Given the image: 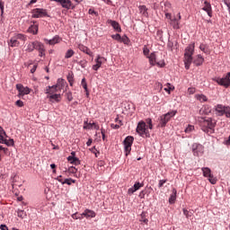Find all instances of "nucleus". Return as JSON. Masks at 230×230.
Here are the masks:
<instances>
[{
	"label": "nucleus",
	"instance_id": "1",
	"mask_svg": "<svg viewBox=\"0 0 230 230\" xmlns=\"http://www.w3.org/2000/svg\"><path fill=\"white\" fill-rule=\"evenodd\" d=\"M198 121L201 127V130L206 134H215V127L217 122L211 119H205L204 117H198Z\"/></svg>",
	"mask_w": 230,
	"mask_h": 230
},
{
	"label": "nucleus",
	"instance_id": "2",
	"mask_svg": "<svg viewBox=\"0 0 230 230\" xmlns=\"http://www.w3.org/2000/svg\"><path fill=\"white\" fill-rule=\"evenodd\" d=\"M193 53H195V43L190 44L185 49V53H184L185 69H190V66H191V62H193Z\"/></svg>",
	"mask_w": 230,
	"mask_h": 230
},
{
	"label": "nucleus",
	"instance_id": "3",
	"mask_svg": "<svg viewBox=\"0 0 230 230\" xmlns=\"http://www.w3.org/2000/svg\"><path fill=\"white\" fill-rule=\"evenodd\" d=\"M175 114H177V111H171L162 115L159 118L158 127H161L162 128L164 127H166V123H168V121H170V119H172V118H173V116H175Z\"/></svg>",
	"mask_w": 230,
	"mask_h": 230
},
{
	"label": "nucleus",
	"instance_id": "4",
	"mask_svg": "<svg viewBox=\"0 0 230 230\" xmlns=\"http://www.w3.org/2000/svg\"><path fill=\"white\" fill-rule=\"evenodd\" d=\"M137 133L140 135L141 137H149L150 131L146 128V122L141 120L137 123Z\"/></svg>",
	"mask_w": 230,
	"mask_h": 230
},
{
	"label": "nucleus",
	"instance_id": "5",
	"mask_svg": "<svg viewBox=\"0 0 230 230\" xmlns=\"http://www.w3.org/2000/svg\"><path fill=\"white\" fill-rule=\"evenodd\" d=\"M213 82H217L218 85H223V87H229L230 85V72L226 74L225 77H214L212 78Z\"/></svg>",
	"mask_w": 230,
	"mask_h": 230
},
{
	"label": "nucleus",
	"instance_id": "6",
	"mask_svg": "<svg viewBox=\"0 0 230 230\" xmlns=\"http://www.w3.org/2000/svg\"><path fill=\"white\" fill-rule=\"evenodd\" d=\"M124 150L125 155H128L132 150V144L134 143V137L128 136L127 137L124 141Z\"/></svg>",
	"mask_w": 230,
	"mask_h": 230
},
{
	"label": "nucleus",
	"instance_id": "7",
	"mask_svg": "<svg viewBox=\"0 0 230 230\" xmlns=\"http://www.w3.org/2000/svg\"><path fill=\"white\" fill-rule=\"evenodd\" d=\"M33 19H40L42 17H48V11L46 9L36 8L32 10Z\"/></svg>",
	"mask_w": 230,
	"mask_h": 230
},
{
	"label": "nucleus",
	"instance_id": "8",
	"mask_svg": "<svg viewBox=\"0 0 230 230\" xmlns=\"http://www.w3.org/2000/svg\"><path fill=\"white\" fill-rule=\"evenodd\" d=\"M16 89L19 92V98L26 94H30V93H31V90L28 86L24 87V85L21 84H16Z\"/></svg>",
	"mask_w": 230,
	"mask_h": 230
},
{
	"label": "nucleus",
	"instance_id": "9",
	"mask_svg": "<svg viewBox=\"0 0 230 230\" xmlns=\"http://www.w3.org/2000/svg\"><path fill=\"white\" fill-rule=\"evenodd\" d=\"M192 153L197 157H199V155H202L204 154V146L200 144H193Z\"/></svg>",
	"mask_w": 230,
	"mask_h": 230
},
{
	"label": "nucleus",
	"instance_id": "10",
	"mask_svg": "<svg viewBox=\"0 0 230 230\" xmlns=\"http://www.w3.org/2000/svg\"><path fill=\"white\" fill-rule=\"evenodd\" d=\"M202 10L208 13V17H213V9L211 8V4L208 2V0L204 2Z\"/></svg>",
	"mask_w": 230,
	"mask_h": 230
},
{
	"label": "nucleus",
	"instance_id": "11",
	"mask_svg": "<svg viewBox=\"0 0 230 230\" xmlns=\"http://www.w3.org/2000/svg\"><path fill=\"white\" fill-rule=\"evenodd\" d=\"M147 58H149V64L151 66H155V64L157 66H160V67H164V61H162L161 63L160 62H157V63L155 62V52L151 53L150 56L147 57Z\"/></svg>",
	"mask_w": 230,
	"mask_h": 230
},
{
	"label": "nucleus",
	"instance_id": "12",
	"mask_svg": "<svg viewBox=\"0 0 230 230\" xmlns=\"http://www.w3.org/2000/svg\"><path fill=\"white\" fill-rule=\"evenodd\" d=\"M83 128L84 130H93V128H94L95 130H99L100 129V126H98L96 123L93 122V123H88L87 121L84 122V127Z\"/></svg>",
	"mask_w": 230,
	"mask_h": 230
},
{
	"label": "nucleus",
	"instance_id": "13",
	"mask_svg": "<svg viewBox=\"0 0 230 230\" xmlns=\"http://www.w3.org/2000/svg\"><path fill=\"white\" fill-rule=\"evenodd\" d=\"M143 186H144L143 183L135 182L134 186H132L128 190V195H132L133 193H136V191H137V190H139L140 188H143Z\"/></svg>",
	"mask_w": 230,
	"mask_h": 230
},
{
	"label": "nucleus",
	"instance_id": "14",
	"mask_svg": "<svg viewBox=\"0 0 230 230\" xmlns=\"http://www.w3.org/2000/svg\"><path fill=\"white\" fill-rule=\"evenodd\" d=\"M59 4H61L62 8H66V10H71L73 8V3L71 0H58Z\"/></svg>",
	"mask_w": 230,
	"mask_h": 230
},
{
	"label": "nucleus",
	"instance_id": "15",
	"mask_svg": "<svg viewBox=\"0 0 230 230\" xmlns=\"http://www.w3.org/2000/svg\"><path fill=\"white\" fill-rule=\"evenodd\" d=\"M169 24L173 28V30H179L181 28V22H179V19L175 16H173V19L169 21Z\"/></svg>",
	"mask_w": 230,
	"mask_h": 230
},
{
	"label": "nucleus",
	"instance_id": "16",
	"mask_svg": "<svg viewBox=\"0 0 230 230\" xmlns=\"http://www.w3.org/2000/svg\"><path fill=\"white\" fill-rule=\"evenodd\" d=\"M75 155V153L72 152L71 155H69L67 157V161H69V163H71V164L78 165V164H80V160Z\"/></svg>",
	"mask_w": 230,
	"mask_h": 230
},
{
	"label": "nucleus",
	"instance_id": "17",
	"mask_svg": "<svg viewBox=\"0 0 230 230\" xmlns=\"http://www.w3.org/2000/svg\"><path fill=\"white\" fill-rule=\"evenodd\" d=\"M81 217H85V218H94V217H96V213L91 209H85L81 214Z\"/></svg>",
	"mask_w": 230,
	"mask_h": 230
},
{
	"label": "nucleus",
	"instance_id": "18",
	"mask_svg": "<svg viewBox=\"0 0 230 230\" xmlns=\"http://www.w3.org/2000/svg\"><path fill=\"white\" fill-rule=\"evenodd\" d=\"M95 62L96 64L93 66V71H98V69L102 67V64H103V58L98 56Z\"/></svg>",
	"mask_w": 230,
	"mask_h": 230
},
{
	"label": "nucleus",
	"instance_id": "19",
	"mask_svg": "<svg viewBox=\"0 0 230 230\" xmlns=\"http://www.w3.org/2000/svg\"><path fill=\"white\" fill-rule=\"evenodd\" d=\"M226 108L227 107H226L222 104H217L216 106V111L217 112V116H224Z\"/></svg>",
	"mask_w": 230,
	"mask_h": 230
},
{
	"label": "nucleus",
	"instance_id": "20",
	"mask_svg": "<svg viewBox=\"0 0 230 230\" xmlns=\"http://www.w3.org/2000/svg\"><path fill=\"white\" fill-rule=\"evenodd\" d=\"M108 22L111 24V26H112L115 31H118L119 33L121 31V27H119V23H118V22L109 20Z\"/></svg>",
	"mask_w": 230,
	"mask_h": 230
},
{
	"label": "nucleus",
	"instance_id": "21",
	"mask_svg": "<svg viewBox=\"0 0 230 230\" xmlns=\"http://www.w3.org/2000/svg\"><path fill=\"white\" fill-rule=\"evenodd\" d=\"M19 44H20L19 40L15 36L12 37L10 41L8 42V46H10L11 48H17Z\"/></svg>",
	"mask_w": 230,
	"mask_h": 230
},
{
	"label": "nucleus",
	"instance_id": "22",
	"mask_svg": "<svg viewBox=\"0 0 230 230\" xmlns=\"http://www.w3.org/2000/svg\"><path fill=\"white\" fill-rule=\"evenodd\" d=\"M47 98L50 100V102H60L61 95L60 93H51L50 95H48Z\"/></svg>",
	"mask_w": 230,
	"mask_h": 230
},
{
	"label": "nucleus",
	"instance_id": "23",
	"mask_svg": "<svg viewBox=\"0 0 230 230\" xmlns=\"http://www.w3.org/2000/svg\"><path fill=\"white\" fill-rule=\"evenodd\" d=\"M46 42H48V44H49L50 46H54V44H58V42H60V37L58 36H55L53 39L51 40H45Z\"/></svg>",
	"mask_w": 230,
	"mask_h": 230
},
{
	"label": "nucleus",
	"instance_id": "24",
	"mask_svg": "<svg viewBox=\"0 0 230 230\" xmlns=\"http://www.w3.org/2000/svg\"><path fill=\"white\" fill-rule=\"evenodd\" d=\"M201 172L203 173V177L209 178L210 175H213V173H211V169L209 167L201 168Z\"/></svg>",
	"mask_w": 230,
	"mask_h": 230
},
{
	"label": "nucleus",
	"instance_id": "25",
	"mask_svg": "<svg viewBox=\"0 0 230 230\" xmlns=\"http://www.w3.org/2000/svg\"><path fill=\"white\" fill-rule=\"evenodd\" d=\"M177 199V190L172 189V193L169 198L170 204H175V200Z\"/></svg>",
	"mask_w": 230,
	"mask_h": 230
},
{
	"label": "nucleus",
	"instance_id": "26",
	"mask_svg": "<svg viewBox=\"0 0 230 230\" xmlns=\"http://www.w3.org/2000/svg\"><path fill=\"white\" fill-rule=\"evenodd\" d=\"M55 85L58 89L62 90L66 86V80H64L62 78H58L57 84H55Z\"/></svg>",
	"mask_w": 230,
	"mask_h": 230
},
{
	"label": "nucleus",
	"instance_id": "27",
	"mask_svg": "<svg viewBox=\"0 0 230 230\" xmlns=\"http://www.w3.org/2000/svg\"><path fill=\"white\" fill-rule=\"evenodd\" d=\"M34 49H37V51H46L44 49V44L39 41H34Z\"/></svg>",
	"mask_w": 230,
	"mask_h": 230
},
{
	"label": "nucleus",
	"instance_id": "28",
	"mask_svg": "<svg viewBox=\"0 0 230 230\" xmlns=\"http://www.w3.org/2000/svg\"><path fill=\"white\" fill-rule=\"evenodd\" d=\"M80 50L83 51V53H85L86 55H89V57H93V51L91 49L84 45L79 47Z\"/></svg>",
	"mask_w": 230,
	"mask_h": 230
},
{
	"label": "nucleus",
	"instance_id": "29",
	"mask_svg": "<svg viewBox=\"0 0 230 230\" xmlns=\"http://www.w3.org/2000/svg\"><path fill=\"white\" fill-rule=\"evenodd\" d=\"M0 143L6 145L7 146H13L14 145L13 139L12 138H10L9 140L3 138L2 140H0Z\"/></svg>",
	"mask_w": 230,
	"mask_h": 230
},
{
	"label": "nucleus",
	"instance_id": "30",
	"mask_svg": "<svg viewBox=\"0 0 230 230\" xmlns=\"http://www.w3.org/2000/svg\"><path fill=\"white\" fill-rule=\"evenodd\" d=\"M203 63L204 58H202L200 55H198L197 58L194 60V64H196V66H202Z\"/></svg>",
	"mask_w": 230,
	"mask_h": 230
},
{
	"label": "nucleus",
	"instance_id": "31",
	"mask_svg": "<svg viewBox=\"0 0 230 230\" xmlns=\"http://www.w3.org/2000/svg\"><path fill=\"white\" fill-rule=\"evenodd\" d=\"M195 98H196V100H199V102H208V97L206 95L202 94V93L201 94H196Z\"/></svg>",
	"mask_w": 230,
	"mask_h": 230
},
{
	"label": "nucleus",
	"instance_id": "32",
	"mask_svg": "<svg viewBox=\"0 0 230 230\" xmlns=\"http://www.w3.org/2000/svg\"><path fill=\"white\" fill-rule=\"evenodd\" d=\"M34 49H35V41L30 42L27 45L26 51H28V53H31V51H33Z\"/></svg>",
	"mask_w": 230,
	"mask_h": 230
},
{
	"label": "nucleus",
	"instance_id": "33",
	"mask_svg": "<svg viewBox=\"0 0 230 230\" xmlns=\"http://www.w3.org/2000/svg\"><path fill=\"white\" fill-rule=\"evenodd\" d=\"M81 84H82V87L84 89V91L86 93V96H89V91L87 89V82H85V78L82 79Z\"/></svg>",
	"mask_w": 230,
	"mask_h": 230
},
{
	"label": "nucleus",
	"instance_id": "34",
	"mask_svg": "<svg viewBox=\"0 0 230 230\" xmlns=\"http://www.w3.org/2000/svg\"><path fill=\"white\" fill-rule=\"evenodd\" d=\"M14 37L18 40H22V42L26 41V36L24 34H21V33L14 34Z\"/></svg>",
	"mask_w": 230,
	"mask_h": 230
},
{
	"label": "nucleus",
	"instance_id": "35",
	"mask_svg": "<svg viewBox=\"0 0 230 230\" xmlns=\"http://www.w3.org/2000/svg\"><path fill=\"white\" fill-rule=\"evenodd\" d=\"M193 130H195V126H193V125H189V126L185 128L184 132H185L186 134H191V132H193Z\"/></svg>",
	"mask_w": 230,
	"mask_h": 230
},
{
	"label": "nucleus",
	"instance_id": "36",
	"mask_svg": "<svg viewBox=\"0 0 230 230\" xmlns=\"http://www.w3.org/2000/svg\"><path fill=\"white\" fill-rule=\"evenodd\" d=\"M75 181L71 179V178H67L65 179L63 181V184H67L68 186H71L72 184H75Z\"/></svg>",
	"mask_w": 230,
	"mask_h": 230
},
{
	"label": "nucleus",
	"instance_id": "37",
	"mask_svg": "<svg viewBox=\"0 0 230 230\" xmlns=\"http://www.w3.org/2000/svg\"><path fill=\"white\" fill-rule=\"evenodd\" d=\"M38 31H39V28H37V26H31L29 28V32L33 33V35H37Z\"/></svg>",
	"mask_w": 230,
	"mask_h": 230
},
{
	"label": "nucleus",
	"instance_id": "38",
	"mask_svg": "<svg viewBox=\"0 0 230 230\" xmlns=\"http://www.w3.org/2000/svg\"><path fill=\"white\" fill-rule=\"evenodd\" d=\"M75 55V50L73 49H68L65 55V58H71Z\"/></svg>",
	"mask_w": 230,
	"mask_h": 230
},
{
	"label": "nucleus",
	"instance_id": "39",
	"mask_svg": "<svg viewBox=\"0 0 230 230\" xmlns=\"http://www.w3.org/2000/svg\"><path fill=\"white\" fill-rule=\"evenodd\" d=\"M217 177L213 176V174L208 176V181L210 184H217Z\"/></svg>",
	"mask_w": 230,
	"mask_h": 230
},
{
	"label": "nucleus",
	"instance_id": "40",
	"mask_svg": "<svg viewBox=\"0 0 230 230\" xmlns=\"http://www.w3.org/2000/svg\"><path fill=\"white\" fill-rule=\"evenodd\" d=\"M199 49L203 51V53H209V49H208V45L206 44H201L199 46Z\"/></svg>",
	"mask_w": 230,
	"mask_h": 230
},
{
	"label": "nucleus",
	"instance_id": "41",
	"mask_svg": "<svg viewBox=\"0 0 230 230\" xmlns=\"http://www.w3.org/2000/svg\"><path fill=\"white\" fill-rule=\"evenodd\" d=\"M120 42H123V44H128V42H130V40H128V37H127V35H124L120 37Z\"/></svg>",
	"mask_w": 230,
	"mask_h": 230
},
{
	"label": "nucleus",
	"instance_id": "42",
	"mask_svg": "<svg viewBox=\"0 0 230 230\" xmlns=\"http://www.w3.org/2000/svg\"><path fill=\"white\" fill-rule=\"evenodd\" d=\"M183 215L186 217V218H191V216L193 214L191 212L188 211V209L183 208Z\"/></svg>",
	"mask_w": 230,
	"mask_h": 230
},
{
	"label": "nucleus",
	"instance_id": "43",
	"mask_svg": "<svg viewBox=\"0 0 230 230\" xmlns=\"http://www.w3.org/2000/svg\"><path fill=\"white\" fill-rule=\"evenodd\" d=\"M4 136H6V132L3 128V127H0V141L4 138Z\"/></svg>",
	"mask_w": 230,
	"mask_h": 230
},
{
	"label": "nucleus",
	"instance_id": "44",
	"mask_svg": "<svg viewBox=\"0 0 230 230\" xmlns=\"http://www.w3.org/2000/svg\"><path fill=\"white\" fill-rule=\"evenodd\" d=\"M111 39H113L114 40H117L118 42H120L121 35H119V34H113V35H111Z\"/></svg>",
	"mask_w": 230,
	"mask_h": 230
},
{
	"label": "nucleus",
	"instance_id": "45",
	"mask_svg": "<svg viewBox=\"0 0 230 230\" xmlns=\"http://www.w3.org/2000/svg\"><path fill=\"white\" fill-rule=\"evenodd\" d=\"M17 215L19 218H24V217H26V213L24 212V210H18Z\"/></svg>",
	"mask_w": 230,
	"mask_h": 230
},
{
	"label": "nucleus",
	"instance_id": "46",
	"mask_svg": "<svg viewBox=\"0 0 230 230\" xmlns=\"http://www.w3.org/2000/svg\"><path fill=\"white\" fill-rule=\"evenodd\" d=\"M146 122L148 124V128L152 130V128H154V125L152 124V119H146Z\"/></svg>",
	"mask_w": 230,
	"mask_h": 230
},
{
	"label": "nucleus",
	"instance_id": "47",
	"mask_svg": "<svg viewBox=\"0 0 230 230\" xmlns=\"http://www.w3.org/2000/svg\"><path fill=\"white\" fill-rule=\"evenodd\" d=\"M78 64L81 66V67L85 68L87 67V60H81L78 62Z\"/></svg>",
	"mask_w": 230,
	"mask_h": 230
},
{
	"label": "nucleus",
	"instance_id": "48",
	"mask_svg": "<svg viewBox=\"0 0 230 230\" xmlns=\"http://www.w3.org/2000/svg\"><path fill=\"white\" fill-rule=\"evenodd\" d=\"M66 99L68 100V102H73V93H66Z\"/></svg>",
	"mask_w": 230,
	"mask_h": 230
},
{
	"label": "nucleus",
	"instance_id": "49",
	"mask_svg": "<svg viewBox=\"0 0 230 230\" xmlns=\"http://www.w3.org/2000/svg\"><path fill=\"white\" fill-rule=\"evenodd\" d=\"M140 222H144V224H148V219H146V217H145V213L141 214Z\"/></svg>",
	"mask_w": 230,
	"mask_h": 230
},
{
	"label": "nucleus",
	"instance_id": "50",
	"mask_svg": "<svg viewBox=\"0 0 230 230\" xmlns=\"http://www.w3.org/2000/svg\"><path fill=\"white\" fill-rule=\"evenodd\" d=\"M53 91H51V86H48L46 88V94H49V96H50L51 94H53Z\"/></svg>",
	"mask_w": 230,
	"mask_h": 230
},
{
	"label": "nucleus",
	"instance_id": "51",
	"mask_svg": "<svg viewBox=\"0 0 230 230\" xmlns=\"http://www.w3.org/2000/svg\"><path fill=\"white\" fill-rule=\"evenodd\" d=\"M15 104L17 107H24V102L21 100L16 101Z\"/></svg>",
	"mask_w": 230,
	"mask_h": 230
},
{
	"label": "nucleus",
	"instance_id": "52",
	"mask_svg": "<svg viewBox=\"0 0 230 230\" xmlns=\"http://www.w3.org/2000/svg\"><path fill=\"white\" fill-rule=\"evenodd\" d=\"M164 184H166V180H160L159 183H158V187L163 188V186H164Z\"/></svg>",
	"mask_w": 230,
	"mask_h": 230
},
{
	"label": "nucleus",
	"instance_id": "53",
	"mask_svg": "<svg viewBox=\"0 0 230 230\" xmlns=\"http://www.w3.org/2000/svg\"><path fill=\"white\" fill-rule=\"evenodd\" d=\"M0 10H1V13L3 15V13H4V3L0 1Z\"/></svg>",
	"mask_w": 230,
	"mask_h": 230
},
{
	"label": "nucleus",
	"instance_id": "54",
	"mask_svg": "<svg viewBox=\"0 0 230 230\" xmlns=\"http://www.w3.org/2000/svg\"><path fill=\"white\" fill-rule=\"evenodd\" d=\"M225 114H226V118H230V108L229 107L226 108Z\"/></svg>",
	"mask_w": 230,
	"mask_h": 230
},
{
	"label": "nucleus",
	"instance_id": "55",
	"mask_svg": "<svg viewBox=\"0 0 230 230\" xmlns=\"http://www.w3.org/2000/svg\"><path fill=\"white\" fill-rule=\"evenodd\" d=\"M88 13L90 15H96V16H98V13L96 11L93 10V9H89Z\"/></svg>",
	"mask_w": 230,
	"mask_h": 230
},
{
	"label": "nucleus",
	"instance_id": "56",
	"mask_svg": "<svg viewBox=\"0 0 230 230\" xmlns=\"http://www.w3.org/2000/svg\"><path fill=\"white\" fill-rule=\"evenodd\" d=\"M50 91H53V94H55V93H58V88L56 85H52Z\"/></svg>",
	"mask_w": 230,
	"mask_h": 230
},
{
	"label": "nucleus",
	"instance_id": "57",
	"mask_svg": "<svg viewBox=\"0 0 230 230\" xmlns=\"http://www.w3.org/2000/svg\"><path fill=\"white\" fill-rule=\"evenodd\" d=\"M165 17H166V19H168L169 21H172V19H173V16H172V13H165Z\"/></svg>",
	"mask_w": 230,
	"mask_h": 230
},
{
	"label": "nucleus",
	"instance_id": "58",
	"mask_svg": "<svg viewBox=\"0 0 230 230\" xmlns=\"http://www.w3.org/2000/svg\"><path fill=\"white\" fill-rule=\"evenodd\" d=\"M143 53L146 57H147L148 53H150V49H148V48H144Z\"/></svg>",
	"mask_w": 230,
	"mask_h": 230
},
{
	"label": "nucleus",
	"instance_id": "59",
	"mask_svg": "<svg viewBox=\"0 0 230 230\" xmlns=\"http://www.w3.org/2000/svg\"><path fill=\"white\" fill-rule=\"evenodd\" d=\"M56 180L58 181V182H61V184H64V180L62 179V175H59L56 178Z\"/></svg>",
	"mask_w": 230,
	"mask_h": 230
},
{
	"label": "nucleus",
	"instance_id": "60",
	"mask_svg": "<svg viewBox=\"0 0 230 230\" xmlns=\"http://www.w3.org/2000/svg\"><path fill=\"white\" fill-rule=\"evenodd\" d=\"M121 126L119 124H111V128H115L118 129Z\"/></svg>",
	"mask_w": 230,
	"mask_h": 230
},
{
	"label": "nucleus",
	"instance_id": "61",
	"mask_svg": "<svg viewBox=\"0 0 230 230\" xmlns=\"http://www.w3.org/2000/svg\"><path fill=\"white\" fill-rule=\"evenodd\" d=\"M115 121H116L117 125H119L120 127H121V125H123V122H121V120L119 118H116Z\"/></svg>",
	"mask_w": 230,
	"mask_h": 230
},
{
	"label": "nucleus",
	"instance_id": "62",
	"mask_svg": "<svg viewBox=\"0 0 230 230\" xmlns=\"http://www.w3.org/2000/svg\"><path fill=\"white\" fill-rule=\"evenodd\" d=\"M140 12H143V13H145L146 12V6L145 5L140 6Z\"/></svg>",
	"mask_w": 230,
	"mask_h": 230
},
{
	"label": "nucleus",
	"instance_id": "63",
	"mask_svg": "<svg viewBox=\"0 0 230 230\" xmlns=\"http://www.w3.org/2000/svg\"><path fill=\"white\" fill-rule=\"evenodd\" d=\"M0 229L1 230H8V226H6V225H1Z\"/></svg>",
	"mask_w": 230,
	"mask_h": 230
},
{
	"label": "nucleus",
	"instance_id": "64",
	"mask_svg": "<svg viewBox=\"0 0 230 230\" xmlns=\"http://www.w3.org/2000/svg\"><path fill=\"white\" fill-rule=\"evenodd\" d=\"M225 145H227V146H229L230 145V135H229V137H228V139H226V140H225Z\"/></svg>",
	"mask_w": 230,
	"mask_h": 230
}]
</instances>
